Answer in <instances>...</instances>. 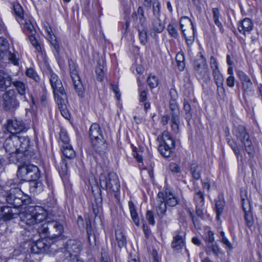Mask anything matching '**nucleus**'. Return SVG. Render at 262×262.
I'll return each mask as SVG.
<instances>
[{"label":"nucleus","instance_id":"f257e3e1","mask_svg":"<svg viewBox=\"0 0 262 262\" xmlns=\"http://www.w3.org/2000/svg\"><path fill=\"white\" fill-rule=\"evenodd\" d=\"M46 210L39 206H30L26 212H21L20 216L19 225L24 229L21 234L29 236L27 234L33 229L34 225L42 222L47 217Z\"/></svg>","mask_w":262,"mask_h":262},{"label":"nucleus","instance_id":"f03ea898","mask_svg":"<svg viewBox=\"0 0 262 262\" xmlns=\"http://www.w3.org/2000/svg\"><path fill=\"white\" fill-rule=\"evenodd\" d=\"M7 185L9 188L5 198L8 204L12 205L14 208H18L30 203V199L24 198V193L18 187V183L14 182V180H10L7 182Z\"/></svg>","mask_w":262,"mask_h":262},{"label":"nucleus","instance_id":"7ed1b4c3","mask_svg":"<svg viewBox=\"0 0 262 262\" xmlns=\"http://www.w3.org/2000/svg\"><path fill=\"white\" fill-rule=\"evenodd\" d=\"M29 143L27 136L9 135L4 143V147L10 154L25 153L29 146Z\"/></svg>","mask_w":262,"mask_h":262},{"label":"nucleus","instance_id":"20e7f679","mask_svg":"<svg viewBox=\"0 0 262 262\" xmlns=\"http://www.w3.org/2000/svg\"><path fill=\"white\" fill-rule=\"evenodd\" d=\"M63 225L59 222L51 220L41 224L37 229V232L42 238L55 239L60 236L63 231Z\"/></svg>","mask_w":262,"mask_h":262},{"label":"nucleus","instance_id":"39448f33","mask_svg":"<svg viewBox=\"0 0 262 262\" xmlns=\"http://www.w3.org/2000/svg\"><path fill=\"white\" fill-rule=\"evenodd\" d=\"M89 137L93 148L98 151H100L102 146L105 147V140L99 125L93 123L89 130Z\"/></svg>","mask_w":262,"mask_h":262},{"label":"nucleus","instance_id":"423d86ee","mask_svg":"<svg viewBox=\"0 0 262 262\" xmlns=\"http://www.w3.org/2000/svg\"><path fill=\"white\" fill-rule=\"evenodd\" d=\"M233 133L236 139L243 143L246 152L249 155H253L254 152L253 146L245 126L242 125L235 126Z\"/></svg>","mask_w":262,"mask_h":262},{"label":"nucleus","instance_id":"0eeeda50","mask_svg":"<svg viewBox=\"0 0 262 262\" xmlns=\"http://www.w3.org/2000/svg\"><path fill=\"white\" fill-rule=\"evenodd\" d=\"M17 176L24 181L37 180L40 176L38 168L32 164H24L18 167Z\"/></svg>","mask_w":262,"mask_h":262},{"label":"nucleus","instance_id":"6e6552de","mask_svg":"<svg viewBox=\"0 0 262 262\" xmlns=\"http://www.w3.org/2000/svg\"><path fill=\"white\" fill-rule=\"evenodd\" d=\"M100 187L110 192H118L120 189V183L117 176L112 172L109 173L106 177L101 175L100 177Z\"/></svg>","mask_w":262,"mask_h":262},{"label":"nucleus","instance_id":"1a4fd4ad","mask_svg":"<svg viewBox=\"0 0 262 262\" xmlns=\"http://www.w3.org/2000/svg\"><path fill=\"white\" fill-rule=\"evenodd\" d=\"M82 250V244L80 241L69 239L66 243L64 248V256L67 258H71L72 262H81L77 256Z\"/></svg>","mask_w":262,"mask_h":262},{"label":"nucleus","instance_id":"9d476101","mask_svg":"<svg viewBox=\"0 0 262 262\" xmlns=\"http://www.w3.org/2000/svg\"><path fill=\"white\" fill-rule=\"evenodd\" d=\"M161 138L162 143L159 145L158 150L163 157L168 158L172 153V149L175 147V141L166 130L162 133Z\"/></svg>","mask_w":262,"mask_h":262},{"label":"nucleus","instance_id":"9b49d317","mask_svg":"<svg viewBox=\"0 0 262 262\" xmlns=\"http://www.w3.org/2000/svg\"><path fill=\"white\" fill-rule=\"evenodd\" d=\"M47 68V71L45 72V73L50 77V82L53 89L55 99L63 97V95H67L62 83L58 76L54 73L48 66Z\"/></svg>","mask_w":262,"mask_h":262},{"label":"nucleus","instance_id":"f8f14e48","mask_svg":"<svg viewBox=\"0 0 262 262\" xmlns=\"http://www.w3.org/2000/svg\"><path fill=\"white\" fill-rule=\"evenodd\" d=\"M2 98L3 105L6 111H14L19 106V101L17 99V95L14 90L5 91Z\"/></svg>","mask_w":262,"mask_h":262},{"label":"nucleus","instance_id":"ddd939ff","mask_svg":"<svg viewBox=\"0 0 262 262\" xmlns=\"http://www.w3.org/2000/svg\"><path fill=\"white\" fill-rule=\"evenodd\" d=\"M194 68L196 74L202 79L209 78V71L206 60L202 53L199 52L194 61Z\"/></svg>","mask_w":262,"mask_h":262},{"label":"nucleus","instance_id":"4468645a","mask_svg":"<svg viewBox=\"0 0 262 262\" xmlns=\"http://www.w3.org/2000/svg\"><path fill=\"white\" fill-rule=\"evenodd\" d=\"M28 129L25 123L19 119L13 118L7 120V131H4V134L8 135H15L25 132Z\"/></svg>","mask_w":262,"mask_h":262},{"label":"nucleus","instance_id":"2eb2a0df","mask_svg":"<svg viewBox=\"0 0 262 262\" xmlns=\"http://www.w3.org/2000/svg\"><path fill=\"white\" fill-rule=\"evenodd\" d=\"M167 206L164 202V192H159L157 194L155 207L157 214L161 222H163V218L166 215Z\"/></svg>","mask_w":262,"mask_h":262},{"label":"nucleus","instance_id":"dca6fc26","mask_svg":"<svg viewBox=\"0 0 262 262\" xmlns=\"http://www.w3.org/2000/svg\"><path fill=\"white\" fill-rule=\"evenodd\" d=\"M237 75L241 80L244 95L252 94L253 92V83L250 77L242 71H238Z\"/></svg>","mask_w":262,"mask_h":262},{"label":"nucleus","instance_id":"f3484780","mask_svg":"<svg viewBox=\"0 0 262 262\" xmlns=\"http://www.w3.org/2000/svg\"><path fill=\"white\" fill-rule=\"evenodd\" d=\"M69 67L70 75L73 80L74 88L78 96L82 97L84 93V88L80 80L78 72L76 70L74 66L70 64Z\"/></svg>","mask_w":262,"mask_h":262},{"label":"nucleus","instance_id":"a211bd4d","mask_svg":"<svg viewBox=\"0 0 262 262\" xmlns=\"http://www.w3.org/2000/svg\"><path fill=\"white\" fill-rule=\"evenodd\" d=\"M44 239H38L36 242L32 244L30 247V252L33 254H41L50 252V246L47 243V240Z\"/></svg>","mask_w":262,"mask_h":262},{"label":"nucleus","instance_id":"6ab92c4d","mask_svg":"<svg viewBox=\"0 0 262 262\" xmlns=\"http://www.w3.org/2000/svg\"><path fill=\"white\" fill-rule=\"evenodd\" d=\"M10 74L4 70H0V91L5 92L13 84Z\"/></svg>","mask_w":262,"mask_h":262},{"label":"nucleus","instance_id":"aec40b11","mask_svg":"<svg viewBox=\"0 0 262 262\" xmlns=\"http://www.w3.org/2000/svg\"><path fill=\"white\" fill-rule=\"evenodd\" d=\"M164 29V24L160 18H154L149 28V33L153 38H156L157 33H161Z\"/></svg>","mask_w":262,"mask_h":262},{"label":"nucleus","instance_id":"412c9836","mask_svg":"<svg viewBox=\"0 0 262 262\" xmlns=\"http://www.w3.org/2000/svg\"><path fill=\"white\" fill-rule=\"evenodd\" d=\"M16 208H12L10 206H3L0 207V219L4 221H8L15 217L17 215Z\"/></svg>","mask_w":262,"mask_h":262},{"label":"nucleus","instance_id":"4be33fe9","mask_svg":"<svg viewBox=\"0 0 262 262\" xmlns=\"http://www.w3.org/2000/svg\"><path fill=\"white\" fill-rule=\"evenodd\" d=\"M164 193V202L168 206L174 207L179 203L178 196L171 190L166 188Z\"/></svg>","mask_w":262,"mask_h":262},{"label":"nucleus","instance_id":"5701e85b","mask_svg":"<svg viewBox=\"0 0 262 262\" xmlns=\"http://www.w3.org/2000/svg\"><path fill=\"white\" fill-rule=\"evenodd\" d=\"M12 85L17 94L23 97L24 100L27 101L26 94L29 90L28 85L24 82L19 80L13 81Z\"/></svg>","mask_w":262,"mask_h":262},{"label":"nucleus","instance_id":"b1692460","mask_svg":"<svg viewBox=\"0 0 262 262\" xmlns=\"http://www.w3.org/2000/svg\"><path fill=\"white\" fill-rule=\"evenodd\" d=\"M58 107L60 110L61 114L66 119L70 117V114L67 108V96L63 95V97L55 99Z\"/></svg>","mask_w":262,"mask_h":262},{"label":"nucleus","instance_id":"393cba45","mask_svg":"<svg viewBox=\"0 0 262 262\" xmlns=\"http://www.w3.org/2000/svg\"><path fill=\"white\" fill-rule=\"evenodd\" d=\"M253 24L252 20L248 18H245L240 23L238 29L239 32L246 35V33H249L252 30Z\"/></svg>","mask_w":262,"mask_h":262},{"label":"nucleus","instance_id":"a878e982","mask_svg":"<svg viewBox=\"0 0 262 262\" xmlns=\"http://www.w3.org/2000/svg\"><path fill=\"white\" fill-rule=\"evenodd\" d=\"M18 22L22 26L24 31L28 35H35L36 31L34 27L30 20H25L24 18Z\"/></svg>","mask_w":262,"mask_h":262},{"label":"nucleus","instance_id":"bb28decb","mask_svg":"<svg viewBox=\"0 0 262 262\" xmlns=\"http://www.w3.org/2000/svg\"><path fill=\"white\" fill-rule=\"evenodd\" d=\"M247 204L249 207V210H247V208L245 206L244 199H242V205L243 210L245 212V220L247 226L249 228L251 227L253 225L254 220L251 212H250V207L249 205V203L247 201Z\"/></svg>","mask_w":262,"mask_h":262},{"label":"nucleus","instance_id":"cd10ccee","mask_svg":"<svg viewBox=\"0 0 262 262\" xmlns=\"http://www.w3.org/2000/svg\"><path fill=\"white\" fill-rule=\"evenodd\" d=\"M203 169L202 165H199L195 162H192L190 164V172L193 178L198 180L201 178V173Z\"/></svg>","mask_w":262,"mask_h":262},{"label":"nucleus","instance_id":"c85d7f7f","mask_svg":"<svg viewBox=\"0 0 262 262\" xmlns=\"http://www.w3.org/2000/svg\"><path fill=\"white\" fill-rule=\"evenodd\" d=\"M61 150L63 155L67 159H72L76 156V152L71 144L68 145H61Z\"/></svg>","mask_w":262,"mask_h":262},{"label":"nucleus","instance_id":"c756f323","mask_svg":"<svg viewBox=\"0 0 262 262\" xmlns=\"http://www.w3.org/2000/svg\"><path fill=\"white\" fill-rule=\"evenodd\" d=\"M184 246V241L183 237L179 234L173 238L171 242V248L175 250H179Z\"/></svg>","mask_w":262,"mask_h":262},{"label":"nucleus","instance_id":"7c9ffc66","mask_svg":"<svg viewBox=\"0 0 262 262\" xmlns=\"http://www.w3.org/2000/svg\"><path fill=\"white\" fill-rule=\"evenodd\" d=\"M138 30L140 42L143 45H145L147 42L146 25H138Z\"/></svg>","mask_w":262,"mask_h":262},{"label":"nucleus","instance_id":"2f4dec72","mask_svg":"<svg viewBox=\"0 0 262 262\" xmlns=\"http://www.w3.org/2000/svg\"><path fill=\"white\" fill-rule=\"evenodd\" d=\"M86 230L88 236V240L90 245L92 247H95L96 246V238L94 234L92 233L91 230V224L89 220L86 221Z\"/></svg>","mask_w":262,"mask_h":262},{"label":"nucleus","instance_id":"473e14b6","mask_svg":"<svg viewBox=\"0 0 262 262\" xmlns=\"http://www.w3.org/2000/svg\"><path fill=\"white\" fill-rule=\"evenodd\" d=\"M30 190L33 193H38L42 190L43 185L41 182L37 180H30Z\"/></svg>","mask_w":262,"mask_h":262},{"label":"nucleus","instance_id":"72a5a7b5","mask_svg":"<svg viewBox=\"0 0 262 262\" xmlns=\"http://www.w3.org/2000/svg\"><path fill=\"white\" fill-rule=\"evenodd\" d=\"M139 19V24L138 25H146V18L144 16V12L141 7H139L137 12H135L132 15V17L134 19H137V17Z\"/></svg>","mask_w":262,"mask_h":262},{"label":"nucleus","instance_id":"f704fd0d","mask_svg":"<svg viewBox=\"0 0 262 262\" xmlns=\"http://www.w3.org/2000/svg\"><path fill=\"white\" fill-rule=\"evenodd\" d=\"M170 95L172 96L173 95V97L170 99L169 102V107L170 110V112H174L177 111H179V109L178 106L176 103V99L177 98V95L176 94V92L174 90L171 89L169 92Z\"/></svg>","mask_w":262,"mask_h":262},{"label":"nucleus","instance_id":"c9c22d12","mask_svg":"<svg viewBox=\"0 0 262 262\" xmlns=\"http://www.w3.org/2000/svg\"><path fill=\"white\" fill-rule=\"evenodd\" d=\"M128 206L129 208V211L130 213V215L132 218V220L134 223L137 225H139V219L138 217V214L137 213V211L136 209V207L132 201H129L128 202Z\"/></svg>","mask_w":262,"mask_h":262},{"label":"nucleus","instance_id":"e433bc0d","mask_svg":"<svg viewBox=\"0 0 262 262\" xmlns=\"http://www.w3.org/2000/svg\"><path fill=\"white\" fill-rule=\"evenodd\" d=\"M116 239L120 248L123 247L126 244V240L123 232L121 230L116 231Z\"/></svg>","mask_w":262,"mask_h":262},{"label":"nucleus","instance_id":"4c0bfd02","mask_svg":"<svg viewBox=\"0 0 262 262\" xmlns=\"http://www.w3.org/2000/svg\"><path fill=\"white\" fill-rule=\"evenodd\" d=\"M8 48L9 43L7 40L3 37H0V58L5 57V55L8 52Z\"/></svg>","mask_w":262,"mask_h":262},{"label":"nucleus","instance_id":"58836bf2","mask_svg":"<svg viewBox=\"0 0 262 262\" xmlns=\"http://www.w3.org/2000/svg\"><path fill=\"white\" fill-rule=\"evenodd\" d=\"M180 24L181 29L183 33L185 32L186 29L184 28L185 25H190L191 26V29L193 31V34L195 32V29L194 27L191 20V19L187 16H183L180 20Z\"/></svg>","mask_w":262,"mask_h":262},{"label":"nucleus","instance_id":"ea45409f","mask_svg":"<svg viewBox=\"0 0 262 262\" xmlns=\"http://www.w3.org/2000/svg\"><path fill=\"white\" fill-rule=\"evenodd\" d=\"M25 74L28 77L33 79L36 82H40V77L33 68H31L28 69L26 70Z\"/></svg>","mask_w":262,"mask_h":262},{"label":"nucleus","instance_id":"a19ab883","mask_svg":"<svg viewBox=\"0 0 262 262\" xmlns=\"http://www.w3.org/2000/svg\"><path fill=\"white\" fill-rule=\"evenodd\" d=\"M167 30L169 35L171 37L175 39L179 37V35L177 31V27L176 25L169 24L167 26Z\"/></svg>","mask_w":262,"mask_h":262},{"label":"nucleus","instance_id":"79ce46f5","mask_svg":"<svg viewBox=\"0 0 262 262\" xmlns=\"http://www.w3.org/2000/svg\"><path fill=\"white\" fill-rule=\"evenodd\" d=\"M212 75L216 85L224 83V79L220 70L212 72Z\"/></svg>","mask_w":262,"mask_h":262},{"label":"nucleus","instance_id":"37998d69","mask_svg":"<svg viewBox=\"0 0 262 262\" xmlns=\"http://www.w3.org/2000/svg\"><path fill=\"white\" fill-rule=\"evenodd\" d=\"M194 200L196 205H204V195L202 191H199L195 193L194 196Z\"/></svg>","mask_w":262,"mask_h":262},{"label":"nucleus","instance_id":"c03bdc74","mask_svg":"<svg viewBox=\"0 0 262 262\" xmlns=\"http://www.w3.org/2000/svg\"><path fill=\"white\" fill-rule=\"evenodd\" d=\"M13 9L15 14L17 16V20H20L24 18L23 10L21 6L18 4H15L13 5Z\"/></svg>","mask_w":262,"mask_h":262},{"label":"nucleus","instance_id":"a18cd8bd","mask_svg":"<svg viewBox=\"0 0 262 262\" xmlns=\"http://www.w3.org/2000/svg\"><path fill=\"white\" fill-rule=\"evenodd\" d=\"M96 73L98 80L102 81L104 77V73L103 71V66L101 65L99 61H98V66L96 68Z\"/></svg>","mask_w":262,"mask_h":262},{"label":"nucleus","instance_id":"49530a36","mask_svg":"<svg viewBox=\"0 0 262 262\" xmlns=\"http://www.w3.org/2000/svg\"><path fill=\"white\" fill-rule=\"evenodd\" d=\"M147 81L149 86L151 89L157 87L158 84V78L155 75H149Z\"/></svg>","mask_w":262,"mask_h":262},{"label":"nucleus","instance_id":"de8ad7c7","mask_svg":"<svg viewBox=\"0 0 262 262\" xmlns=\"http://www.w3.org/2000/svg\"><path fill=\"white\" fill-rule=\"evenodd\" d=\"M224 206V202L221 200H218L215 202V211L217 217L222 213Z\"/></svg>","mask_w":262,"mask_h":262},{"label":"nucleus","instance_id":"09e8293b","mask_svg":"<svg viewBox=\"0 0 262 262\" xmlns=\"http://www.w3.org/2000/svg\"><path fill=\"white\" fill-rule=\"evenodd\" d=\"M152 12L155 18H160V4L158 1H154L152 2Z\"/></svg>","mask_w":262,"mask_h":262},{"label":"nucleus","instance_id":"8fccbe9b","mask_svg":"<svg viewBox=\"0 0 262 262\" xmlns=\"http://www.w3.org/2000/svg\"><path fill=\"white\" fill-rule=\"evenodd\" d=\"M59 173L61 176L66 175L68 172L67 163L65 160H62L58 167Z\"/></svg>","mask_w":262,"mask_h":262},{"label":"nucleus","instance_id":"3c124183","mask_svg":"<svg viewBox=\"0 0 262 262\" xmlns=\"http://www.w3.org/2000/svg\"><path fill=\"white\" fill-rule=\"evenodd\" d=\"M49 40L51 45L54 47L57 54H58L60 50V47L56 36L54 34L51 35L49 37Z\"/></svg>","mask_w":262,"mask_h":262},{"label":"nucleus","instance_id":"603ef678","mask_svg":"<svg viewBox=\"0 0 262 262\" xmlns=\"http://www.w3.org/2000/svg\"><path fill=\"white\" fill-rule=\"evenodd\" d=\"M70 139L67 135L65 132H61L60 134V145H70L69 143Z\"/></svg>","mask_w":262,"mask_h":262},{"label":"nucleus","instance_id":"864d4df0","mask_svg":"<svg viewBox=\"0 0 262 262\" xmlns=\"http://www.w3.org/2000/svg\"><path fill=\"white\" fill-rule=\"evenodd\" d=\"M203 236L205 241L207 242L212 243L214 241V233L209 229L206 230Z\"/></svg>","mask_w":262,"mask_h":262},{"label":"nucleus","instance_id":"5fc2aeb1","mask_svg":"<svg viewBox=\"0 0 262 262\" xmlns=\"http://www.w3.org/2000/svg\"><path fill=\"white\" fill-rule=\"evenodd\" d=\"M5 57L7 58L14 65H18V61L16 55L8 51L5 55Z\"/></svg>","mask_w":262,"mask_h":262},{"label":"nucleus","instance_id":"6e6d98bb","mask_svg":"<svg viewBox=\"0 0 262 262\" xmlns=\"http://www.w3.org/2000/svg\"><path fill=\"white\" fill-rule=\"evenodd\" d=\"M210 66L212 72L219 70L217 59L212 56L210 59Z\"/></svg>","mask_w":262,"mask_h":262},{"label":"nucleus","instance_id":"4d7b16f0","mask_svg":"<svg viewBox=\"0 0 262 262\" xmlns=\"http://www.w3.org/2000/svg\"><path fill=\"white\" fill-rule=\"evenodd\" d=\"M146 219L150 225L153 226L155 225L154 215L152 211L148 210L146 212Z\"/></svg>","mask_w":262,"mask_h":262},{"label":"nucleus","instance_id":"13d9d810","mask_svg":"<svg viewBox=\"0 0 262 262\" xmlns=\"http://www.w3.org/2000/svg\"><path fill=\"white\" fill-rule=\"evenodd\" d=\"M29 36V39L31 43V44L36 48V49L38 51H41V47L38 44V41L36 38L34 37V35H28Z\"/></svg>","mask_w":262,"mask_h":262},{"label":"nucleus","instance_id":"bf43d9fd","mask_svg":"<svg viewBox=\"0 0 262 262\" xmlns=\"http://www.w3.org/2000/svg\"><path fill=\"white\" fill-rule=\"evenodd\" d=\"M183 35L185 36L186 42L187 46L188 47H190L194 41L195 33L193 34V31H192V35L190 36H187L185 32L183 33Z\"/></svg>","mask_w":262,"mask_h":262},{"label":"nucleus","instance_id":"052dcab7","mask_svg":"<svg viewBox=\"0 0 262 262\" xmlns=\"http://www.w3.org/2000/svg\"><path fill=\"white\" fill-rule=\"evenodd\" d=\"M228 143L232 148V149H233L234 154L237 156V157H238L239 156H241L240 150L239 148L237 147V146L236 145V144L233 143L232 141H230L228 142Z\"/></svg>","mask_w":262,"mask_h":262},{"label":"nucleus","instance_id":"680f3d73","mask_svg":"<svg viewBox=\"0 0 262 262\" xmlns=\"http://www.w3.org/2000/svg\"><path fill=\"white\" fill-rule=\"evenodd\" d=\"M180 121H170L171 129L176 134H178L180 132Z\"/></svg>","mask_w":262,"mask_h":262},{"label":"nucleus","instance_id":"e2e57ef3","mask_svg":"<svg viewBox=\"0 0 262 262\" xmlns=\"http://www.w3.org/2000/svg\"><path fill=\"white\" fill-rule=\"evenodd\" d=\"M170 121H180V112L179 111L170 112Z\"/></svg>","mask_w":262,"mask_h":262},{"label":"nucleus","instance_id":"0e129e2a","mask_svg":"<svg viewBox=\"0 0 262 262\" xmlns=\"http://www.w3.org/2000/svg\"><path fill=\"white\" fill-rule=\"evenodd\" d=\"M217 86V93L220 97L224 98L225 95V91L224 88V83L216 85Z\"/></svg>","mask_w":262,"mask_h":262},{"label":"nucleus","instance_id":"69168bd1","mask_svg":"<svg viewBox=\"0 0 262 262\" xmlns=\"http://www.w3.org/2000/svg\"><path fill=\"white\" fill-rule=\"evenodd\" d=\"M169 168L172 172L178 173L180 172V168L179 166L174 163H171L169 165Z\"/></svg>","mask_w":262,"mask_h":262},{"label":"nucleus","instance_id":"338daca9","mask_svg":"<svg viewBox=\"0 0 262 262\" xmlns=\"http://www.w3.org/2000/svg\"><path fill=\"white\" fill-rule=\"evenodd\" d=\"M211 249L213 252V253L216 255L218 256L221 253V249L219 247V246L216 244H212L211 246Z\"/></svg>","mask_w":262,"mask_h":262},{"label":"nucleus","instance_id":"774afa93","mask_svg":"<svg viewBox=\"0 0 262 262\" xmlns=\"http://www.w3.org/2000/svg\"><path fill=\"white\" fill-rule=\"evenodd\" d=\"M203 206L204 205H196V214L201 218H203L204 217Z\"/></svg>","mask_w":262,"mask_h":262}]
</instances>
